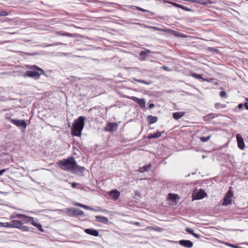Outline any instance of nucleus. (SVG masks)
Listing matches in <instances>:
<instances>
[{
  "label": "nucleus",
  "instance_id": "1",
  "mask_svg": "<svg viewBox=\"0 0 248 248\" xmlns=\"http://www.w3.org/2000/svg\"><path fill=\"white\" fill-rule=\"evenodd\" d=\"M57 164L62 170L73 173L78 171L82 172L84 170L83 167L77 164L73 157H69L67 159H62L57 163Z\"/></svg>",
  "mask_w": 248,
  "mask_h": 248
},
{
  "label": "nucleus",
  "instance_id": "2",
  "mask_svg": "<svg viewBox=\"0 0 248 248\" xmlns=\"http://www.w3.org/2000/svg\"><path fill=\"white\" fill-rule=\"evenodd\" d=\"M85 118L79 116L77 119L75 120L74 123L71 128L72 134L75 136H80L81 131L85 125Z\"/></svg>",
  "mask_w": 248,
  "mask_h": 248
},
{
  "label": "nucleus",
  "instance_id": "3",
  "mask_svg": "<svg viewBox=\"0 0 248 248\" xmlns=\"http://www.w3.org/2000/svg\"><path fill=\"white\" fill-rule=\"evenodd\" d=\"M28 68L32 70L27 71L24 77H29L34 79H39L41 74H45L44 71L36 65H29Z\"/></svg>",
  "mask_w": 248,
  "mask_h": 248
},
{
  "label": "nucleus",
  "instance_id": "4",
  "mask_svg": "<svg viewBox=\"0 0 248 248\" xmlns=\"http://www.w3.org/2000/svg\"><path fill=\"white\" fill-rule=\"evenodd\" d=\"M66 211L67 214L69 216H83L84 215V213L83 211L76 208H67L66 209Z\"/></svg>",
  "mask_w": 248,
  "mask_h": 248
},
{
  "label": "nucleus",
  "instance_id": "5",
  "mask_svg": "<svg viewBox=\"0 0 248 248\" xmlns=\"http://www.w3.org/2000/svg\"><path fill=\"white\" fill-rule=\"evenodd\" d=\"M232 196L233 192L231 189H229L227 192L223 199V202L222 203V205L227 206L231 204L232 202Z\"/></svg>",
  "mask_w": 248,
  "mask_h": 248
},
{
  "label": "nucleus",
  "instance_id": "6",
  "mask_svg": "<svg viewBox=\"0 0 248 248\" xmlns=\"http://www.w3.org/2000/svg\"><path fill=\"white\" fill-rule=\"evenodd\" d=\"M128 98L137 103L141 108H145L146 101L144 98L139 99L135 96H130Z\"/></svg>",
  "mask_w": 248,
  "mask_h": 248
},
{
  "label": "nucleus",
  "instance_id": "7",
  "mask_svg": "<svg viewBox=\"0 0 248 248\" xmlns=\"http://www.w3.org/2000/svg\"><path fill=\"white\" fill-rule=\"evenodd\" d=\"M11 122L19 127L26 128L27 125L25 120L11 119Z\"/></svg>",
  "mask_w": 248,
  "mask_h": 248
},
{
  "label": "nucleus",
  "instance_id": "8",
  "mask_svg": "<svg viewBox=\"0 0 248 248\" xmlns=\"http://www.w3.org/2000/svg\"><path fill=\"white\" fill-rule=\"evenodd\" d=\"M236 138L238 144V146L240 149H244L245 146L243 139L240 134H237L236 135Z\"/></svg>",
  "mask_w": 248,
  "mask_h": 248
},
{
  "label": "nucleus",
  "instance_id": "9",
  "mask_svg": "<svg viewBox=\"0 0 248 248\" xmlns=\"http://www.w3.org/2000/svg\"><path fill=\"white\" fill-rule=\"evenodd\" d=\"M179 244L182 246L187 248H191L193 245V243L191 241L187 240H181L179 241Z\"/></svg>",
  "mask_w": 248,
  "mask_h": 248
},
{
  "label": "nucleus",
  "instance_id": "10",
  "mask_svg": "<svg viewBox=\"0 0 248 248\" xmlns=\"http://www.w3.org/2000/svg\"><path fill=\"white\" fill-rule=\"evenodd\" d=\"M118 128V124L116 123H109L106 128L108 131H115Z\"/></svg>",
  "mask_w": 248,
  "mask_h": 248
},
{
  "label": "nucleus",
  "instance_id": "11",
  "mask_svg": "<svg viewBox=\"0 0 248 248\" xmlns=\"http://www.w3.org/2000/svg\"><path fill=\"white\" fill-rule=\"evenodd\" d=\"M95 221L107 224L108 222V219L107 217L104 216H96L95 217Z\"/></svg>",
  "mask_w": 248,
  "mask_h": 248
},
{
  "label": "nucleus",
  "instance_id": "12",
  "mask_svg": "<svg viewBox=\"0 0 248 248\" xmlns=\"http://www.w3.org/2000/svg\"><path fill=\"white\" fill-rule=\"evenodd\" d=\"M84 232L90 235L94 236H98L99 235V233L96 230L92 229H86L84 230Z\"/></svg>",
  "mask_w": 248,
  "mask_h": 248
},
{
  "label": "nucleus",
  "instance_id": "13",
  "mask_svg": "<svg viewBox=\"0 0 248 248\" xmlns=\"http://www.w3.org/2000/svg\"><path fill=\"white\" fill-rule=\"evenodd\" d=\"M206 195L205 192L201 190L200 191L195 194L194 199L196 200H200L203 198Z\"/></svg>",
  "mask_w": 248,
  "mask_h": 248
},
{
  "label": "nucleus",
  "instance_id": "14",
  "mask_svg": "<svg viewBox=\"0 0 248 248\" xmlns=\"http://www.w3.org/2000/svg\"><path fill=\"white\" fill-rule=\"evenodd\" d=\"M185 114L184 112H176L173 113V117L175 120H178L183 117Z\"/></svg>",
  "mask_w": 248,
  "mask_h": 248
},
{
  "label": "nucleus",
  "instance_id": "15",
  "mask_svg": "<svg viewBox=\"0 0 248 248\" xmlns=\"http://www.w3.org/2000/svg\"><path fill=\"white\" fill-rule=\"evenodd\" d=\"M22 222L19 220H13L12 221V228L19 229L21 227Z\"/></svg>",
  "mask_w": 248,
  "mask_h": 248
},
{
  "label": "nucleus",
  "instance_id": "16",
  "mask_svg": "<svg viewBox=\"0 0 248 248\" xmlns=\"http://www.w3.org/2000/svg\"><path fill=\"white\" fill-rule=\"evenodd\" d=\"M56 33L58 35H60V36H67V37H74V34H71V33H70L68 32H63L62 31H57L56 32Z\"/></svg>",
  "mask_w": 248,
  "mask_h": 248
},
{
  "label": "nucleus",
  "instance_id": "17",
  "mask_svg": "<svg viewBox=\"0 0 248 248\" xmlns=\"http://www.w3.org/2000/svg\"><path fill=\"white\" fill-rule=\"evenodd\" d=\"M148 122L150 124H154L157 122L158 118L156 116H153L152 115H149L147 117Z\"/></svg>",
  "mask_w": 248,
  "mask_h": 248
},
{
  "label": "nucleus",
  "instance_id": "18",
  "mask_svg": "<svg viewBox=\"0 0 248 248\" xmlns=\"http://www.w3.org/2000/svg\"><path fill=\"white\" fill-rule=\"evenodd\" d=\"M110 194L115 200H116L120 196V192L117 190H112L110 192Z\"/></svg>",
  "mask_w": 248,
  "mask_h": 248
},
{
  "label": "nucleus",
  "instance_id": "19",
  "mask_svg": "<svg viewBox=\"0 0 248 248\" xmlns=\"http://www.w3.org/2000/svg\"><path fill=\"white\" fill-rule=\"evenodd\" d=\"M186 232H188L189 233L192 234L193 236H194L196 238L199 239L201 238V236L199 234L195 233L194 232V231L191 229H190L189 228H186Z\"/></svg>",
  "mask_w": 248,
  "mask_h": 248
},
{
  "label": "nucleus",
  "instance_id": "20",
  "mask_svg": "<svg viewBox=\"0 0 248 248\" xmlns=\"http://www.w3.org/2000/svg\"><path fill=\"white\" fill-rule=\"evenodd\" d=\"M186 232H188L189 233L192 234L193 236H194L196 238L199 239L201 238V236L199 234L195 233L194 232V231L191 229H190L189 228H186Z\"/></svg>",
  "mask_w": 248,
  "mask_h": 248
},
{
  "label": "nucleus",
  "instance_id": "21",
  "mask_svg": "<svg viewBox=\"0 0 248 248\" xmlns=\"http://www.w3.org/2000/svg\"><path fill=\"white\" fill-rule=\"evenodd\" d=\"M151 167V164H148L147 165H145L142 167H140L138 170V171L140 172L143 173L145 171H148Z\"/></svg>",
  "mask_w": 248,
  "mask_h": 248
},
{
  "label": "nucleus",
  "instance_id": "22",
  "mask_svg": "<svg viewBox=\"0 0 248 248\" xmlns=\"http://www.w3.org/2000/svg\"><path fill=\"white\" fill-rule=\"evenodd\" d=\"M161 135H162V133H161L160 132L157 131L156 133L149 135L148 136L147 138L148 139H152L153 138H157L161 137Z\"/></svg>",
  "mask_w": 248,
  "mask_h": 248
},
{
  "label": "nucleus",
  "instance_id": "23",
  "mask_svg": "<svg viewBox=\"0 0 248 248\" xmlns=\"http://www.w3.org/2000/svg\"><path fill=\"white\" fill-rule=\"evenodd\" d=\"M150 53H151L150 50L146 49L145 51H141L140 53V57H142L144 58L145 57L149 55Z\"/></svg>",
  "mask_w": 248,
  "mask_h": 248
},
{
  "label": "nucleus",
  "instance_id": "24",
  "mask_svg": "<svg viewBox=\"0 0 248 248\" xmlns=\"http://www.w3.org/2000/svg\"><path fill=\"white\" fill-rule=\"evenodd\" d=\"M208 0H190V2H196L201 4H208Z\"/></svg>",
  "mask_w": 248,
  "mask_h": 248
},
{
  "label": "nucleus",
  "instance_id": "25",
  "mask_svg": "<svg viewBox=\"0 0 248 248\" xmlns=\"http://www.w3.org/2000/svg\"><path fill=\"white\" fill-rule=\"evenodd\" d=\"M0 226L3 227L12 228V221L10 222H0Z\"/></svg>",
  "mask_w": 248,
  "mask_h": 248
},
{
  "label": "nucleus",
  "instance_id": "26",
  "mask_svg": "<svg viewBox=\"0 0 248 248\" xmlns=\"http://www.w3.org/2000/svg\"><path fill=\"white\" fill-rule=\"evenodd\" d=\"M22 220L25 223H31V220H32V217L25 215Z\"/></svg>",
  "mask_w": 248,
  "mask_h": 248
},
{
  "label": "nucleus",
  "instance_id": "27",
  "mask_svg": "<svg viewBox=\"0 0 248 248\" xmlns=\"http://www.w3.org/2000/svg\"><path fill=\"white\" fill-rule=\"evenodd\" d=\"M192 76L193 77L195 78L202 79V81L206 80V79H205V78H203L202 77V75H200V74H193L192 75Z\"/></svg>",
  "mask_w": 248,
  "mask_h": 248
},
{
  "label": "nucleus",
  "instance_id": "28",
  "mask_svg": "<svg viewBox=\"0 0 248 248\" xmlns=\"http://www.w3.org/2000/svg\"><path fill=\"white\" fill-rule=\"evenodd\" d=\"M146 229L148 230H154V231H157V232H161V230H162V229L159 227H156L155 228V227H152V226L147 227Z\"/></svg>",
  "mask_w": 248,
  "mask_h": 248
},
{
  "label": "nucleus",
  "instance_id": "29",
  "mask_svg": "<svg viewBox=\"0 0 248 248\" xmlns=\"http://www.w3.org/2000/svg\"><path fill=\"white\" fill-rule=\"evenodd\" d=\"M133 80L136 81H137V82H138L142 83H143V84H146V85H149L151 83L150 82H147V81H146L145 80H141V79L134 78Z\"/></svg>",
  "mask_w": 248,
  "mask_h": 248
},
{
  "label": "nucleus",
  "instance_id": "30",
  "mask_svg": "<svg viewBox=\"0 0 248 248\" xmlns=\"http://www.w3.org/2000/svg\"><path fill=\"white\" fill-rule=\"evenodd\" d=\"M19 229H21L22 231L24 232H28L29 231V228L26 226L23 225V223L22 222L21 224V227L19 228Z\"/></svg>",
  "mask_w": 248,
  "mask_h": 248
},
{
  "label": "nucleus",
  "instance_id": "31",
  "mask_svg": "<svg viewBox=\"0 0 248 248\" xmlns=\"http://www.w3.org/2000/svg\"><path fill=\"white\" fill-rule=\"evenodd\" d=\"M211 138V136H208L207 137H202L200 138V140L202 142H206L208 141Z\"/></svg>",
  "mask_w": 248,
  "mask_h": 248
},
{
  "label": "nucleus",
  "instance_id": "32",
  "mask_svg": "<svg viewBox=\"0 0 248 248\" xmlns=\"http://www.w3.org/2000/svg\"><path fill=\"white\" fill-rule=\"evenodd\" d=\"M175 5L177 7H179V8L182 9L186 10H187V11L189 10L188 9L187 7H186L183 6V5H180V4H175Z\"/></svg>",
  "mask_w": 248,
  "mask_h": 248
},
{
  "label": "nucleus",
  "instance_id": "33",
  "mask_svg": "<svg viewBox=\"0 0 248 248\" xmlns=\"http://www.w3.org/2000/svg\"><path fill=\"white\" fill-rule=\"evenodd\" d=\"M63 45V44L62 43L57 42V43H56L55 44H49V45H47V46H58V45Z\"/></svg>",
  "mask_w": 248,
  "mask_h": 248
},
{
  "label": "nucleus",
  "instance_id": "34",
  "mask_svg": "<svg viewBox=\"0 0 248 248\" xmlns=\"http://www.w3.org/2000/svg\"><path fill=\"white\" fill-rule=\"evenodd\" d=\"M35 227H37L40 231L42 232H43L44 231V229L42 228V226L41 224L38 223L36 225Z\"/></svg>",
  "mask_w": 248,
  "mask_h": 248
},
{
  "label": "nucleus",
  "instance_id": "35",
  "mask_svg": "<svg viewBox=\"0 0 248 248\" xmlns=\"http://www.w3.org/2000/svg\"><path fill=\"white\" fill-rule=\"evenodd\" d=\"M8 15V13L6 11H0V16H6Z\"/></svg>",
  "mask_w": 248,
  "mask_h": 248
},
{
  "label": "nucleus",
  "instance_id": "36",
  "mask_svg": "<svg viewBox=\"0 0 248 248\" xmlns=\"http://www.w3.org/2000/svg\"><path fill=\"white\" fill-rule=\"evenodd\" d=\"M220 96L221 97H226V93L224 91H222L220 93Z\"/></svg>",
  "mask_w": 248,
  "mask_h": 248
},
{
  "label": "nucleus",
  "instance_id": "37",
  "mask_svg": "<svg viewBox=\"0 0 248 248\" xmlns=\"http://www.w3.org/2000/svg\"><path fill=\"white\" fill-rule=\"evenodd\" d=\"M25 215L22 214H16L15 216V217L18 218H21L23 219V217Z\"/></svg>",
  "mask_w": 248,
  "mask_h": 248
},
{
  "label": "nucleus",
  "instance_id": "38",
  "mask_svg": "<svg viewBox=\"0 0 248 248\" xmlns=\"http://www.w3.org/2000/svg\"><path fill=\"white\" fill-rule=\"evenodd\" d=\"M136 9L138 10H139V11H142V12H148L147 10L143 9H142L141 8H140L139 7H136Z\"/></svg>",
  "mask_w": 248,
  "mask_h": 248
},
{
  "label": "nucleus",
  "instance_id": "39",
  "mask_svg": "<svg viewBox=\"0 0 248 248\" xmlns=\"http://www.w3.org/2000/svg\"><path fill=\"white\" fill-rule=\"evenodd\" d=\"M31 224L32 225H33V226H35V227L36 226V225L37 224H38V223L36 222L34 220V219H33V217H32V220H31Z\"/></svg>",
  "mask_w": 248,
  "mask_h": 248
},
{
  "label": "nucleus",
  "instance_id": "40",
  "mask_svg": "<svg viewBox=\"0 0 248 248\" xmlns=\"http://www.w3.org/2000/svg\"><path fill=\"white\" fill-rule=\"evenodd\" d=\"M74 205H76V206H79V207H82V208H83V204H81V203H78V202L75 203Z\"/></svg>",
  "mask_w": 248,
  "mask_h": 248
},
{
  "label": "nucleus",
  "instance_id": "41",
  "mask_svg": "<svg viewBox=\"0 0 248 248\" xmlns=\"http://www.w3.org/2000/svg\"><path fill=\"white\" fill-rule=\"evenodd\" d=\"M155 107V105L153 103H151L149 105V109H152Z\"/></svg>",
  "mask_w": 248,
  "mask_h": 248
},
{
  "label": "nucleus",
  "instance_id": "42",
  "mask_svg": "<svg viewBox=\"0 0 248 248\" xmlns=\"http://www.w3.org/2000/svg\"><path fill=\"white\" fill-rule=\"evenodd\" d=\"M6 169H5L0 170V176L3 174V173L6 171Z\"/></svg>",
  "mask_w": 248,
  "mask_h": 248
},
{
  "label": "nucleus",
  "instance_id": "43",
  "mask_svg": "<svg viewBox=\"0 0 248 248\" xmlns=\"http://www.w3.org/2000/svg\"><path fill=\"white\" fill-rule=\"evenodd\" d=\"M77 185V184L74 182V183H72V184H71V186L73 188H75L76 187V186Z\"/></svg>",
  "mask_w": 248,
  "mask_h": 248
},
{
  "label": "nucleus",
  "instance_id": "44",
  "mask_svg": "<svg viewBox=\"0 0 248 248\" xmlns=\"http://www.w3.org/2000/svg\"><path fill=\"white\" fill-rule=\"evenodd\" d=\"M83 208H84V209H87V210H89V209H90V207L86 205L83 204Z\"/></svg>",
  "mask_w": 248,
  "mask_h": 248
},
{
  "label": "nucleus",
  "instance_id": "45",
  "mask_svg": "<svg viewBox=\"0 0 248 248\" xmlns=\"http://www.w3.org/2000/svg\"><path fill=\"white\" fill-rule=\"evenodd\" d=\"M162 69H163L164 70H166V71H169V68L168 67H167L166 66H162Z\"/></svg>",
  "mask_w": 248,
  "mask_h": 248
},
{
  "label": "nucleus",
  "instance_id": "46",
  "mask_svg": "<svg viewBox=\"0 0 248 248\" xmlns=\"http://www.w3.org/2000/svg\"><path fill=\"white\" fill-rule=\"evenodd\" d=\"M244 106V105L242 103H240L238 105V108L240 109L242 108H243V106Z\"/></svg>",
  "mask_w": 248,
  "mask_h": 248
},
{
  "label": "nucleus",
  "instance_id": "47",
  "mask_svg": "<svg viewBox=\"0 0 248 248\" xmlns=\"http://www.w3.org/2000/svg\"><path fill=\"white\" fill-rule=\"evenodd\" d=\"M244 106L245 107V108L248 110V103H245L244 104Z\"/></svg>",
  "mask_w": 248,
  "mask_h": 248
},
{
  "label": "nucleus",
  "instance_id": "48",
  "mask_svg": "<svg viewBox=\"0 0 248 248\" xmlns=\"http://www.w3.org/2000/svg\"><path fill=\"white\" fill-rule=\"evenodd\" d=\"M228 245L231 246L232 248H237L236 246H235V245H234L233 244H229Z\"/></svg>",
  "mask_w": 248,
  "mask_h": 248
},
{
  "label": "nucleus",
  "instance_id": "49",
  "mask_svg": "<svg viewBox=\"0 0 248 248\" xmlns=\"http://www.w3.org/2000/svg\"><path fill=\"white\" fill-rule=\"evenodd\" d=\"M90 210H91V211H97V210L94 208H93L92 207H90V209H89Z\"/></svg>",
  "mask_w": 248,
  "mask_h": 248
},
{
  "label": "nucleus",
  "instance_id": "50",
  "mask_svg": "<svg viewBox=\"0 0 248 248\" xmlns=\"http://www.w3.org/2000/svg\"><path fill=\"white\" fill-rule=\"evenodd\" d=\"M134 224L136 225H137V226H139L140 225V223L138 222H135L134 223Z\"/></svg>",
  "mask_w": 248,
  "mask_h": 248
},
{
  "label": "nucleus",
  "instance_id": "51",
  "mask_svg": "<svg viewBox=\"0 0 248 248\" xmlns=\"http://www.w3.org/2000/svg\"><path fill=\"white\" fill-rule=\"evenodd\" d=\"M8 42V41H5L2 42L1 43H0V44H4V43H7Z\"/></svg>",
  "mask_w": 248,
  "mask_h": 248
},
{
  "label": "nucleus",
  "instance_id": "52",
  "mask_svg": "<svg viewBox=\"0 0 248 248\" xmlns=\"http://www.w3.org/2000/svg\"><path fill=\"white\" fill-rule=\"evenodd\" d=\"M73 57H78V56H77L74 55Z\"/></svg>",
  "mask_w": 248,
  "mask_h": 248
},
{
  "label": "nucleus",
  "instance_id": "53",
  "mask_svg": "<svg viewBox=\"0 0 248 248\" xmlns=\"http://www.w3.org/2000/svg\"><path fill=\"white\" fill-rule=\"evenodd\" d=\"M246 100L247 101H248V98H246Z\"/></svg>",
  "mask_w": 248,
  "mask_h": 248
},
{
  "label": "nucleus",
  "instance_id": "54",
  "mask_svg": "<svg viewBox=\"0 0 248 248\" xmlns=\"http://www.w3.org/2000/svg\"><path fill=\"white\" fill-rule=\"evenodd\" d=\"M172 194H169V195L170 196Z\"/></svg>",
  "mask_w": 248,
  "mask_h": 248
}]
</instances>
